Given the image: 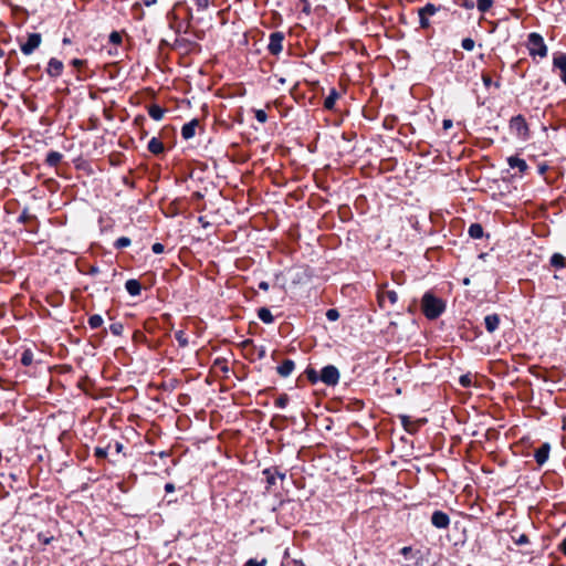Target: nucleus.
<instances>
[{"label":"nucleus","mask_w":566,"mask_h":566,"mask_svg":"<svg viewBox=\"0 0 566 566\" xmlns=\"http://www.w3.org/2000/svg\"><path fill=\"white\" fill-rule=\"evenodd\" d=\"M421 310L428 319H436L446 311V303L442 298L428 291L421 298Z\"/></svg>","instance_id":"f257e3e1"},{"label":"nucleus","mask_w":566,"mask_h":566,"mask_svg":"<svg viewBox=\"0 0 566 566\" xmlns=\"http://www.w3.org/2000/svg\"><path fill=\"white\" fill-rule=\"evenodd\" d=\"M526 48L532 59L536 56L544 59L547 56V45L545 44L544 38L537 32H531L527 35Z\"/></svg>","instance_id":"f03ea898"},{"label":"nucleus","mask_w":566,"mask_h":566,"mask_svg":"<svg viewBox=\"0 0 566 566\" xmlns=\"http://www.w3.org/2000/svg\"><path fill=\"white\" fill-rule=\"evenodd\" d=\"M509 128L521 140H527L530 138V128L523 115L513 116L510 119Z\"/></svg>","instance_id":"7ed1b4c3"},{"label":"nucleus","mask_w":566,"mask_h":566,"mask_svg":"<svg viewBox=\"0 0 566 566\" xmlns=\"http://www.w3.org/2000/svg\"><path fill=\"white\" fill-rule=\"evenodd\" d=\"M442 9L441 6H437L432 2H428L423 7L418 9L419 25L421 29H429L431 27L430 17H433Z\"/></svg>","instance_id":"20e7f679"},{"label":"nucleus","mask_w":566,"mask_h":566,"mask_svg":"<svg viewBox=\"0 0 566 566\" xmlns=\"http://www.w3.org/2000/svg\"><path fill=\"white\" fill-rule=\"evenodd\" d=\"M553 72H557L559 80L566 86V53L555 52L552 61Z\"/></svg>","instance_id":"39448f33"},{"label":"nucleus","mask_w":566,"mask_h":566,"mask_svg":"<svg viewBox=\"0 0 566 566\" xmlns=\"http://www.w3.org/2000/svg\"><path fill=\"white\" fill-rule=\"evenodd\" d=\"M319 379L327 386H335L339 381V371L334 365H327L322 368Z\"/></svg>","instance_id":"423d86ee"},{"label":"nucleus","mask_w":566,"mask_h":566,"mask_svg":"<svg viewBox=\"0 0 566 566\" xmlns=\"http://www.w3.org/2000/svg\"><path fill=\"white\" fill-rule=\"evenodd\" d=\"M284 38H285V35L281 31H275L270 34L268 51L272 55L277 56L283 51Z\"/></svg>","instance_id":"0eeeda50"},{"label":"nucleus","mask_w":566,"mask_h":566,"mask_svg":"<svg viewBox=\"0 0 566 566\" xmlns=\"http://www.w3.org/2000/svg\"><path fill=\"white\" fill-rule=\"evenodd\" d=\"M41 42L40 33H30L27 41L20 45V50L24 55H30L40 46Z\"/></svg>","instance_id":"6e6552de"},{"label":"nucleus","mask_w":566,"mask_h":566,"mask_svg":"<svg viewBox=\"0 0 566 566\" xmlns=\"http://www.w3.org/2000/svg\"><path fill=\"white\" fill-rule=\"evenodd\" d=\"M64 70V64L61 60L56 57H51L48 62L46 74L52 78H57L62 75Z\"/></svg>","instance_id":"1a4fd4ad"},{"label":"nucleus","mask_w":566,"mask_h":566,"mask_svg":"<svg viewBox=\"0 0 566 566\" xmlns=\"http://www.w3.org/2000/svg\"><path fill=\"white\" fill-rule=\"evenodd\" d=\"M377 296L380 307H386V302H389L390 305H395L398 301V295L394 290H385L384 287L378 290Z\"/></svg>","instance_id":"9d476101"},{"label":"nucleus","mask_w":566,"mask_h":566,"mask_svg":"<svg viewBox=\"0 0 566 566\" xmlns=\"http://www.w3.org/2000/svg\"><path fill=\"white\" fill-rule=\"evenodd\" d=\"M431 524L439 530H446L450 525V517L442 511H434L431 515Z\"/></svg>","instance_id":"9b49d317"},{"label":"nucleus","mask_w":566,"mask_h":566,"mask_svg":"<svg viewBox=\"0 0 566 566\" xmlns=\"http://www.w3.org/2000/svg\"><path fill=\"white\" fill-rule=\"evenodd\" d=\"M551 452V444L548 442L543 443L538 449L535 450L534 458L538 465H543L547 462Z\"/></svg>","instance_id":"f8f14e48"},{"label":"nucleus","mask_w":566,"mask_h":566,"mask_svg":"<svg viewBox=\"0 0 566 566\" xmlns=\"http://www.w3.org/2000/svg\"><path fill=\"white\" fill-rule=\"evenodd\" d=\"M262 473L266 478L268 489L275 484L276 476L281 480L285 479V473L281 472L277 468L264 469Z\"/></svg>","instance_id":"ddd939ff"},{"label":"nucleus","mask_w":566,"mask_h":566,"mask_svg":"<svg viewBox=\"0 0 566 566\" xmlns=\"http://www.w3.org/2000/svg\"><path fill=\"white\" fill-rule=\"evenodd\" d=\"M198 126V120L197 119H192L188 123H186L182 127H181V137L186 140L192 138L196 134V127Z\"/></svg>","instance_id":"4468645a"},{"label":"nucleus","mask_w":566,"mask_h":566,"mask_svg":"<svg viewBox=\"0 0 566 566\" xmlns=\"http://www.w3.org/2000/svg\"><path fill=\"white\" fill-rule=\"evenodd\" d=\"M125 290L130 296H138L142 292L140 282L136 279H129L125 282Z\"/></svg>","instance_id":"2eb2a0df"},{"label":"nucleus","mask_w":566,"mask_h":566,"mask_svg":"<svg viewBox=\"0 0 566 566\" xmlns=\"http://www.w3.org/2000/svg\"><path fill=\"white\" fill-rule=\"evenodd\" d=\"M507 164L512 169H518L520 172H525L528 168L526 161L517 156H510Z\"/></svg>","instance_id":"dca6fc26"},{"label":"nucleus","mask_w":566,"mask_h":566,"mask_svg":"<svg viewBox=\"0 0 566 566\" xmlns=\"http://www.w3.org/2000/svg\"><path fill=\"white\" fill-rule=\"evenodd\" d=\"M485 328L489 333H493L499 328L500 317L497 314H490L484 317Z\"/></svg>","instance_id":"f3484780"},{"label":"nucleus","mask_w":566,"mask_h":566,"mask_svg":"<svg viewBox=\"0 0 566 566\" xmlns=\"http://www.w3.org/2000/svg\"><path fill=\"white\" fill-rule=\"evenodd\" d=\"M295 364L292 359H285L280 366H277L276 371L281 377H289L294 370Z\"/></svg>","instance_id":"a211bd4d"},{"label":"nucleus","mask_w":566,"mask_h":566,"mask_svg":"<svg viewBox=\"0 0 566 566\" xmlns=\"http://www.w3.org/2000/svg\"><path fill=\"white\" fill-rule=\"evenodd\" d=\"M338 97H339V93L337 92V90L336 88H332L329 91V94L326 96V98L324 101L325 109L333 111L334 107H335V103L338 99Z\"/></svg>","instance_id":"6ab92c4d"},{"label":"nucleus","mask_w":566,"mask_h":566,"mask_svg":"<svg viewBox=\"0 0 566 566\" xmlns=\"http://www.w3.org/2000/svg\"><path fill=\"white\" fill-rule=\"evenodd\" d=\"M147 148L148 150L154 154V155H159L164 151V144L163 142L157 138V137H153L149 142H148V145H147Z\"/></svg>","instance_id":"aec40b11"},{"label":"nucleus","mask_w":566,"mask_h":566,"mask_svg":"<svg viewBox=\"0 0 566 566\" xmlns=\"http://www.w3.org/2000/svg\"><path fill=\"white\" fill-rule=\"evenodd\" d=\"M166 111L157 104L150 105L148 108V114L154 120H161L164 118Z\"/></svg>","instance_id":"412c9836"},{"label":"nucleus","mask_w":566,"mask_h":566,"mask_svg":"<svg viewBox=\"0 0 566 566\" xmlns=\"http://www.w3.org/2000/svg\"><path fill=\"white\" fill-rule=\"evenodd\" d=\"M62 158H63V155L61 153L51 150L46 155L45 163L51 167H55L56 165H59L61 163Z\"/></svg>","instance_id":"4be33fe9"},{"label":"nucleus","mask_w":566,"mask_h":566,"mask_svg":"<svg viewBox=\"0 0 566 566\" xmlns=\"http://www.w3.org/2000/svg\"><path fill=\"white\" fill-rule=\"evenodd\" d=\"M258 317L264 324H272L274 321V316L268 307H260L258 310Z\"/></svg>","instance_id":"5701e85b"},{"label":"nucleus","mask_w":566,"mask_h":566,"mask_svg":"<svg viewBox=\"0 0 566 566\" xmlns=\"http://www.w3.org/2000/svg\"><path fill=\"white\" fill-rule=\"evenodd\" d=\"M468 233L472 239H482L484 235L483 227L480 223H472L468 229Z\"/></svg>","instance_id":"b1692460"},{"label":"nucleus","mask_w":566,"mask_h":566,"mask_svg":"<svg viewBox=\"0 0 566 566\" xmlns=\"http://www.w3.org/2000/svg\"><path fill=\"white\" fill-rule=\"evenodd\" d=\"M549 263L553 268L559 270V269H564L565 265H566V259L563 254L560 253H554L552 256H551V260H549Z\"/></svg>","instance_id":"393cba45"},{"label":"nucleus","mask_w":566,"mask_h":566,"mask_svg":"<svg viewBox=\"0 0 566 566\" xmlns=\"http://www.w3.org/2000/svg\"><path fill=\"white\" fill-rule=\"evenodd\" d=\"M511 538L517 546L526 545L530 543V538L526 534L516 535V531L512 530Z\"/></svg>","instance_id":"a878e982"},{"label":"nucleus","mask_w":566,"mask_h":566,"mask_svg":"<svg viewBox=\"0 0 566 566\" xmlns=\"http://www.w3.org/2000/svg\"><path fill=\"white\" fill-rule=\"evenodd\" d=\"M103 322H104L103 317L98 314H94L88 317V326L92 329H96V328L101 327L103 325Z\"/></svg>","instance_id":"bb28decb"},{"label":"nucleus","mask_w":566,"mask_h":566,"mask_svg":"<svg viewBox=\"0 0 566 566\" xmlns=\"http://www.w3.org/2000/svg\"><path fill=\"white\" fill-rule=\"evenodd\" d=\"M493 6V0H476V8L480 12L485 13Z\"/></svg>","instance_id":"cd10ccee"},{"label":"nucleus","mask_w":566,"mask_h":566,"mask_svg":"<svg viewBox=\"0 0 566 566\" xmlns=\"http://www.w3.org/2000/svg\"><path fill=\"white\" fill-rule=\"evenodd\" d=\"M21 364L23 366H30L33 363V353L31 349H25L21 355Z\"/></svg>","instance_id":"c85d7f7f"},{"label":"nucleus","mask_w":566,"mask_h":566,"mask_svg":"<svg viewBox=\"0 0 566 566\" xmlns=\"http://www.w3.org/2000/svg\"><path fill=\"white\" fill-rule=\"evenodd\" d=\"M132 243L130 239L127 238V237H120L118 238L115 242H114V248L115 249H124V248H127L129 247Z\"/></svg>","instance_id":"c756f323"},{"label":"nucleus","mask_w":566,"mask_h":566,"mask_svg":"<svg viewBox=\"0 0 566 566\" xmlns=\"http://www.w3.org/2000/svg\"><path fill=\"white\" fill-rule=\"evenodd\" d=\"M305 374H306L307 379L312 384H316V382L321 381L319 374L314 368H307L305 370Z\"/></svg>","instance_id":"7c9ffc66"},{"label":"nucleus","mask_w":566,"mask_h":566,"mask_svg":"<svg viewBox=\"0 0 566 566\" xmlns=\"http://www.w3.org/2000/svg\"><path fill=\"white\" fill-rule=\"evenodd\" d=\"M191 1L196 4L198 11H206L209 8V6L214 2V0H191Z\"/></svg>","instance_id":"2f4dec72"},{"label":"nucleus","mask_w":566,"mask_h":566,"mask_svg":"<svg viewBox=\"0 0 566 566\" xmlns=\"http://www.w3.org/2000/svg\"><path fill=\"white\" fill-rule=\"evenodd\" d=\"M289 396L286 394H282L280 395L276 400H275V407L280 408V409H283L287 406L289 403Z\"/></svg>","instance_id":"473e14b6"},{"label":"nucleus","mask_w":566,"mask_h":566,"mask_svg":"<svg viewBox=\"0 0 566 566\" xmlns=\"http://www.w3.org/2000/svg\"><path fill=\"white\" fill-rule=\"evenodd\" d=\"M109 331L113 335L115 336H120L123 334V331H124V326L122 323L117 322V323H113L109 325Z\"/></svg>","instance_id":"72a5a7b5"},{"label":"nucleus","mask_w":566,"mask_h":566,"mask_svg":"<svg viewBox=\"0 0 566 566\" xmlns=\"http://www.w3.org/2000/svg\"><path fill=\"white\" fill-rule=\"evenodd\" d=\"M175 338L181 347H186L188 345V339L184 331H177L175 333Z\"/></svg>","instance_id":"f704fd0d"},{"label":"nucleus","mask_w":566,"mask_h":566,"mask_svg":"<svg viewBox=\"0 0 566 566\" xmlns=\"http://www.w3.org/2000/svg\"><path fill=\"white\" fill-rule=\"evenodd\" d=\"M461 46L463 50L465 51H472L475 46V42L473 39L471 38H464L462 41H461Z\"/></svg>","instance_id":"c9c22d12"},{"label":"nucleus","mask_w":566,"mask_h":566,"mask_svg":"<svg viewBox=\"0 0 566 566\" xmlns=\"http://www.w3.org/2000/svg\"><path fill=\"white\" fill-rule=\"evenodd\" d=\"M31 219H35L34 216L30 214L28 209H23V211L21 212V214L18 217V222L19 223H27L28 221H30Z\"/></svg>","instance_id":"e433bc0d"},{"label":"nucleus","mask_w":566,"mask_h":566,"mask_svg":"<svg viewBox=\"0 0 566 566\" xmlns=\"http://www.w3.org/2000/svg\"><path fill=\"white\" fill-rule=\"evenodd\" d=\"M254 117L259 123L264 124L268 120V114L263 109H255Z\"/></svg>","instance_id":"4c0bfd02"},{"label":"nucleus","mask_w":566,"mask_h":566,"mask_svg":"<svg viewBox=\"0 0 566 566\" xmlns=\"http://www.w3.org/2000/svg\"><path fill=\"white\" fill-rule=\"evenodd\" d=\"M109 42L112 44H115V45H118L122 43V35L120 33H118L117 31H113L111 34H109V38H108Z\"/></svg>","instance_id":"58836bf2"},{"label":"nucleus","mask_w":566,"mask_h":566,"mask_svg":"<svg viewBox=\"0 0 566 566\" xmlns=\"http://www.w3.org/2000/svg\"><path fill=\"white\" fill-rule=\"evenodd\" d=\"M326 318L331 322H335L339 318V312L336 308H329L326 312Z\"/></svg>","instance_id":"ea45409f"},{"label":"nucleus","mask_w":566,"mask_h":566,"mask_svg":"<svg viewBox=\"0 0 566 566\" xmlns=\"http://www.w3.org/2000/svg\"><path fill=\"white\" fill-rule=\"evenodd\" d=\"M268 560L265 558L258 560L254 558H250L245 562L244 566H265Z\"/></svg>","instance_id":"a19ab883"},{"label":"nucleus","mask_w":566,"mask_h":566,"mask_svg":"<svg viewBox=\"0 0 566 566\" xmlns=\"http://www.w3.org/2000/svg\"><path fill=\"white\" fill-rule=\"evenodd\" d=\"M107 453V448L96 447L94 450V455L98 459H105Z\"/></svg>","instance_id":"79ce46f5"},{"label":"nucleus","mask_w":566,"mask_h":566,"mask_svg":"<svg viewBox=\"0 0 566 566\" xmlns=\"http://www.w3.org/2000/svg\"><path fill=\"white\" fill-rule=\"evenodd\" d=\"M460 384L463 387H470L472 384L471 376L470 375H462L459 379Z\"/></svg>","instance_id":"37998d69"},{"label":"nucleus","mask_w":566,"mask_h":566,"mask_svg":"<svg viewBox=\"0 0 566 566\" xmlns=\"http://www.w3.org/2000/svg\"><path fill=\"white\" fill-rule=\"evenodd\" d=\"M165 250V247L163 243H159V242H156L151 245V251L155 253V254H160L163 253Z\"/></svg>","instance_id":"c03bdc74"},{"label":"nucleus","mask_w":566,"mask_h":566,"mask_svg":"<svg viewBox=\"0 0 566 566\" xmlns=\"http://www.w3.org/2000/svg\"><path fill=\"white\" fill-rule=\"evenodd\" d=\"M38 538L44 545H49L53 541V536H48V535L42 534V533H40L38 535Z\"/></svg>","instance_id":"a18cd8bd"},{"label":"nucleus","mask_w":566,"mask_h":566,"mask_svg":"<svg viewBox=\"0 0 566 566\" xmlns=\"http://www.w3.org/2000/svg\"><path fill=\"white\" fill-rule=\"evenodd\" d=\"M216 365H219L220 366V369L223 371V373H228L229 371V367H228V364L226 360H220V359H217L214 361Z\"/></svg>","instance_id":"49530a36"},{"label":"nucleus","mask_w":566,"mask_h":566,"mask_svg":"<svg viewBox=\"0 0 566 566\" xmlns=\"http://www.w3.org/2000/svg\"><path fill=\"white\" fill-rule=\"evenodd\" d=\"M482 82L486 88H489L493 84L491 76L488 74L482 75Z\"/></svg>","instance_id":"de8ad7c7"},{"label":"nucleus","mask_w":566,"mask_h":566,"mask_svg":"<svg viewBox=\"0 0 566 566\" xmlns=\"http://www.w3.org/2000/svg\"><path fill=\"white\" fill-rule=\"evenodd\" d=\"M71 64L74 66V67H81L82 65L85 64V61L84 60H81V59H73Z\"/></svg>","instance_id":"09e8293b"},{"label":"nucleus","mask_w":566,"mask_h":566,"mask_svg":"<svg viewBox=\"0 0 566 566\" xmlns=\"http://www.w3.org/2000/svg\"><path fill=\"white\" fill-rule=\"evenodd\" d=\"M412 552V548L410 546H405L400 549V554L405 557H407Z\"/></svg>","instance_id":"8fccbe9b"},{"label":"nucleus","mask_w":566,"mask_h":566,"mask_svg":"<svg viewBox=\"0 0 566 566\" xmlns=\"http://www.w3.org/2000/svg\"><path fill=\"white\" fill-rule=\"evenodd\" d=\"M558 549L566 556V537L559 543Z\"/></svg>","instance_id":"3c124183"},{"label":"nucleus","mask_w":566,"mask_h":566,"mask_svg":"<svg viewBox=\"0 0 566 566\" xmlns=\"http://www.w3.org/2000/svg\"><path fill=\"white\" fill-rule=\"evenodd\" d=\"M452 125H453V123L451 119H443V122H442L443 129H449L452 127Z\"/></svg>","instance_id":"603ef678"},{"label":"nucleus","mask_w":566,"mask_h":566,"mask_svg":"<svg viewBox=\"0 0 566 566\" xmlns=\"http://www.w3.org/2000/svg\"><path fill=\"white\" fill-rule=\"evenodd\" d=\"M303 3V11L310 13V2L308 0H300Z\"/></svg>","instance_id":"864d4df0"},{"label":"nucleus","mask_w":566,"mask_h":566,"mask_svg":"<svg viewBox=\"0 0 566 566\" xmlns=\"http://www.w3.org/2000/svg\"><path fill=\"white\" fill-rule=\"evenodd\" d=\"M269 286H270V285H269V283H268V282H265V281H261V282L259 283V289H260V290L268 291V290H269Z\"/></svg>","instance_id":"5fc2aeb1"},{"label":"nucleus","mask_w":566,"mask_h":566,"mask_svg":"<svg viewBox=\"0 0 566 566\" xmlns=\"http://www.w3.org/2000/svg\"><path fill=\"white\" fill-rule=\"evenodd\" d=\"M165 491L167 493L174 492L175 491V485L172 483H166L165 484Z\"/></svg>","instance_id":"6e6d98bb"},{"label":"nucleus","mask_w":566,"mask_h":566,"mask_svg":"<svg viewBox=\"0 0 566 566\" xmlns=\"http://www.w3.org/2000/svg\"><path fill=\"white\" fill-rule=\"evenodd\" d=\"M157 0H143V3L146 6V7H150L153 4L156 3Z\"/></svg>","instance_id":"4d7b16f0"},{"label":"nucleus","mask_w":566,"mask_h":566,"mask_svg":"<svg viewBox=\"0 0 566 566\" xmlns=\"http://www.w3.org/2000/svg\"><path fill=\"white\" fill-rule=\"evenodd\" d=\"M115 450L117 453L122 452L123 450V444L120 442H116L115 443Z\"/></svg>","instance_id":"13d9d810"},{"label":"nucleus","mask_w":566,"mask_h":566,"mask_svg":"<svg viewBox=\"0 0 566 566\" xmlns=\"http://www.w3.org/2000/svg\"><path fill=\"white\" fill-rule=\"evenodd\" d=\"M98 272H99V270H98V268H96V266H92V268H91V270H90V274H92V275H95V274H97Z\"/></svg>","instance_id":"bf43d9fd"},{"label":"nucleus","mask_w":566,"mask_h":566,"mask_svg":"<svg viewBox=\"0 0 566 566\" xmlns=\"http://www.w3.org/2000/svg\"><path fill=\"white\" fill-rule=\"evenodd\" d=\"M401 420H402V424H403V426H405V428H406V427H407L408 417H407V416H403V417L401 418Z\"/></svg>","instance_id":"052dcab7"},{"label":"nucleus","mask_w":566,"mask_h":566,"mask_svg":"<svg viewBox=\"0 0 566 566\" xmlns=\"http://www.w3.org/2000/svg\"><path fill=\"white\" fill-rule=\"evenodd\" d=\"M63 44H70L71 43V40L69 38H64L62 40Z\"/></svg>","instance_id":"680f3d73"},{"label":"nucleus","mask_w":566,"mask_h":566,"mask_svg":"<svg viewBox=\"0 0 566 566\" xmlns=\"http://www.w3.org/2000/svg\"><path fill=\"white\" fill-rule=\"evenodd\" d=\"M470 280L469 279H464L463 283L464 284H469Z\"/></svg>","instance_id":"e2e57ef3"},{"label":"nucleus","mask_w":566,"mask_h":566,"mask_svg":"<svg viewBox=\"0 0 566 566\" xmlns=\"http://www.w3.org/2000/svg\"><path fill=\"white\" fill-rule=\"evenodd\" d=\"M3 56V50L0 49V57Z\"/></svg>","instance_id":"0e129e2a"}]
</instances>
